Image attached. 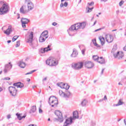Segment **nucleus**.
Here are the masks:
<instances>
[{
	"instance_id": "nucleus-1",
	"label": "nucleus",
	"mask_w": 126,
	"mask_h": 126,
	"mask_svg": "<svg viewBox=\"0 0 126 126\" xmlns=\"http://www.w3.org/2000/svg\"><path fill=\"white\" fill-rule=\"evenodd\" d=\"M86 27V22L78 23L72 25L67 30V32L69 36H73L74 33L79 30V29H84Z\"/></svg>"
},
{
	"instance_id": "nucleus-2",
	"label": "nucleus",
	"mask_w": 126,
	"mask_h": 126,
	"mask_svg": "<svg viewBox=\"0 0 126 126\" xmlns=\"http://www.w3.org/2000/svg\"><path fill=\"white\" fill-rule=\"evenodd\" d=\"M114 58L117 60H122L125 56L122 51H117V48H113L111 51Z\"/></svg>"
},
{
	"instance_id": "nucleus-3",
	"label": "nucleus",
	"mask_w": 126,
	"mask_h": 126,
	"mask_svg": "<svg viewBox=\"0 0 126 126\" xmlns=\"http://www.w3.org/2000/svg\"><path fill=\"white\" fill-rule=\"evenodd\" d=\"M48 103L51 105L53 108L58 106V104H59V101L58 98L54 96H51L49 98Z\"/></svg>"
},
{
	"instance_id": "nucleus-4",
	"label": "nucleus",
	"mask_w": 126,
	"mask_h": 126,
	"mask_svg": "<svg viewBox=\"0 0 126 126\" xmlns=\"http://www.w3.org/2000/svg\"><path fill=\"white\" fill-rule=\"evenodd\" d=\"M9 11V6L7 3H3L2 6L0 8V15L6 14Z\"/></svg>"
},
{
	"instance_id": "nucleus-5",
	"label": "nucleus",
	"mask_w": 126,
	"mask_h": 126,
	"mask_svg": "<svg viewBox=\"0 0 126 126\" xmlns=\"http://www.w3.org/2000/svg\"><path fill=\"white\" fill-rule=\"evenodd\" d=\"M46 63L50 66L57 65L59 63L56 61V59L54 57H49L46 61Z\"/></svg>"
},
{
	"instance_id": "nucleus-6",
	"label": "nucleus",
	"mask_w": 126,
	"mask_h": 126,
	"mask_svg": "<svg viewBox=\"0 0 126 126\" xmlns=\"http://www.w3.org/2000/svg\"><path fill=\"white\" fill-rule=\"evenodd\" d=\"M49 35L48 34V31H45L41 33L40 35L39 41L40 43H44L47 39H48Z\"/></svg>"
},
{
	"instance_id": "nucleus-7",
	"label": "nucleus",
	"mask_w": 126,
	"mask_h": 126,
	"mask_svg": "<svg viewBox=\"0 0 126 126\" xmlns=\"http://www.w3.org/2000/svg\"><path fill=\"white\" fill-rule=\"evenodd\" d=\"M72 67L76 70H79L83 67V63L78 62L77 63H73L72 64Z\"/></svg>"
},
{
	"instance_id": "nucleus-8",
	"label": "nucleus",
	"mask_w": 126,
	"mask_h": 126,
	"mask_svg": "<svg viewBox=\"0 0 126 126\" xmlns=\"http://www.w3.org/2000/svg\"><path fill=\"white\" fill-rule=\"evenodd\" d=\"M33 32H31L29 34V36H27L26 38L27 43H29L31 47H33Z\"/></svg>"
},
{
	"instance_id": "nucleus-9",
	"label": "nucleus",
	"mask_w": 126,
	"mask_h": 126,
	"mask_svg": "<svg viewBox=\"0 0 126 126\" xmlns=\"http://www.w3.org/2000/svg\"><path fill=\"white\" fill-rule=\"evenodd\" d=\"M56 116L58 118V120L60 123H63V113L61 112L59 110H56L55 112Z\"/></svg>"
},
{
	"instance_id": "nucleus-10",
	"label": "nucleus",
	"mask_w": 126,
	"mask_h": 126,
	"mask_svg": "<svg viewBox=\"0 0 126 126\" xmlns=\"http://www.w3.org/2000/svg\"><path fill=\"white\" fill-rule=\"evenodd\" d=\"M25 3L27 4L28 9L27 10L29 11L34 9V4L31 1V0H26Z\"/></svg>"
},
{
	"instance_id": "nucleus-11",
	"label": "nucleus",
	"mask_w": 126,
	"mask_h": 126,
	"mask_svg": "<svg viewBox=\"0 0 126 126\" xmlns=\"http://www.w3.org/2000/svg\"><path fill=\"white\" fill-rule=\"evenodd\" d=\"M59 94L60 96L61 97H63V98H69L70 97V95H71V94L69 92H67V93L65 94L63 92L62 90H60L59 92Z\"/></svg>"
},
{
	"instance_id": "nucleus-12",
	"label": "nucleus",
	"mask_w": 126,
	"mask_h": 126,
	"mask_svg": "<svg viewBox=\"0 0 126 126\" xmlns=\"http://www.w3.org/2000/svg\"><path fill=\"white\" fill-rule=\"evenodd\" d=\"M9 91L11 96H16L17 94V90L14 87H9Z\"/></svg>"
},
{
	"instance_id": "nucleus-13",
	"label": "nucleus",
	"mask_w": 126,
	"mask_h": 126,
	"mask_svg": "<svg viewBox=\"0 0 126 126\" xmlns=\"http://www.w3.org/2000/svg\"><path fill=\"white\" fill-rule=\"evenodd\" d=\"M92 5H94V2L92 1L91 3H88V6L86 7V12L87 13H89V12H91L92 11V9L94 8V7L90 8L89 6H92Z\"/></svg>"
},
{
	"instance_id": "nucleus-14",
	"label": "nucleus",
	"mask_w": 126,
	"mask_h": 126,
	"mask_svg": "<svg viewBox=\"0 0 126 126\" xmlns=\"http://www.w3.org/2000/svg\"><path fill=\"white\" fill-rule=\"evenodd\" d=\"M11 68H12V65L11 64V63L9 62L8 64L5 65V68L3 70L4 73H7V72L9 70H10Z\"/></svg>"
},
{
	"instance_id": "nucleus-15",
	"label": "nucleus",
	"mask_w": 126,
	"mask_h": 126,
	"mask_svg": "<svg viewBox=\"0 0 126 126\" xmlns=\"http://www.w3.org/2000/svg\"><path fill=\"white\" fill-rule=\"evenodd\" d=\"M20 13H22V14H26V13H28L29 11L27 9H26V5H23L20 8Z\"/></svg>"
},
{
	"instance_id": "nucleus-16",
	"label": "nucleus",
	"mask_w": 126,
	"mask_h": 126,
	"mask_svg": "<svg viewBox=\"0 0 126 126\" xmlns=\"http://www.w3.org/2000/svg\"><path fill=\"white\" fill-rule=\"evenodd\" d=\"M105 39L107 43H112L114 40V37L111 34H107L105 36Z\"/></svg>"
},
{
	"instance_id": "nucleus-17",
	"label": "nucleus",
	"mask_w": 126,
	"mask_h": 126,
	"mask_svg": "<svg viewBox=\"0 0 126 126\" xmlns=\"http://www.w3.org/2000/svg\"><path fill=\"white\" fill-rule=\"evenodd\" d=\"M21 22L22 23V26L23 28H26V24L29 22V20L27 18H22Z\"/></svg>"
},
{
	"instance_id": "nucleus-18",
	"label": "nucleus",
	"mask_w": 126,
	"mask_h": 126,
	"mask_svg": "<svg viewBox=\"0 0 126 126\" xmlns=\"http://www.w3.org/2000/svg\"><path fill=\"white\" fill-rule=\"evenodd\" d=\"M3 33L7 35V36L10 35V34L12 33V28L11 27V26H9L6 30H4Z\"/></svg>"
},
{
	"instance_id": "nucleus-19",
	"label": "nucleus",
	"mask_w": 126,
	"mask_h": 126,
	"mask_svg": "<svg viewBox=\"0 0 126 126\" xmlns=\"http://www.w3.org/2000/svg\"><path fill=\"white\" fill-rule=\"evenodd\" d=\"M84 66L87 68H92L94 66V63L90 61H87L84 63Z\"/></svg>"
},
{
	"instance_id": "nucleus-20",
	"label": "nucleus",
	"mask_w": 126,
	"mask_h": 126,
	"mask_svg": "<svg viewBox=\"0 0 126 126\" xmlns=\"http://www.w3.org/2000/svg\"><path fill=\"white\" fill-rule=\"evenodd\" d=\"M73 120H74V119H72L71 117L67 119L65 122L64 123L63 126H67L69 125H71V124H72Z\"/></svg>"
},
{
	"instance_id": "nucleus-21",
	"label": "nucleus",
	"mask_w": 126,
	"mask_h": 126,
	"mask_svg": "<svg viewBox=\"0 0 126 126\" xmlns=\"http://www.w3.org/2000/svg\"><path fill=\"white\" fill-rule=\"evenodd\" d=\"M64 0H61V3L60 4V8H63V7H67V6H68V2L65 1L63 3Z\"/></svg>"
},
{
	"instance_id": "nucleus-22",
	"label": "nucleus",
	"mask_w": 126,
	"mask_h": 126,
	"mask_svg": "<svg viewBox=\"0 0 126 126\" xmlns=\"http://www.w3.org/2000/svg\"><path fill=\"white\" fill-rule=\"evenodd\" d=\"M13 86L17 87V88H23L24 87V84L21 82H17L13 84Z\"/></svg>"
},
{
	"instance_id": "nucleus-23",
	"label": "nucleus",
	"mask_w": 126,
	"mask_h": 126,
	"mask_svg": "<svg viewBox=\"0 0 126 126\" xmlns=\"http://www.w3.org/2000/svg\"><path fill=\"white\" fill-rule=\"evenodd\" d=\"M51 45H48L47 47H45L43 49H41V52L42 54H44L46 53V52H49V51H51L52 49H51Z\"/></svg>"
},
{
	"instance_id": "nucleus-24",
	"label": "nucleus",
	"mask_w": 126,
	"mask_h": 126,
	"mask_svg": "<svg viewBox=\"0 0 126 126\" xmlns=\"http://www.w3.org/2000/svg\"><path fill=\"white\" fill-rule=\"evenodd\" d=\"M78 118H79V116H78V112L74 111L73 113V118L72 119L75 120V119H78Z\"/></svg>"
},
{
	"instance_id": "nucleus-25",
	"label": "nucleus",
	"mask_w": 126,
	"mask_h": 126,
	"mask_svg": "<svg viewBox=\"0 0 126 126\" xmlns=\"http://www.w3.org/2000/svg\"><path fill=\"white\" fill-rule=\"evenodd\" d=\"M78 55V52L76 50H75L73 49L72 54H71V58H75Z\"/></svg>"
},
{
	"instance_id": "nucleus-26",
	"label": "nucleus",
	"mask_w": 126,
	"mask_h": 126,
	"mask_svg": "<svg viewBox=\"0 0 126 126\" xmlns=\"http://www.w3.org/2000/svg\"><path fill=\"white\" fill-rule=\"evenodd\" d=\"M97 62L99 63L102 64L103 63H105V59H104L103 57H100L98 58Z\"/></svg>"
},
{
	"instance_id": "nucleus-27",
	"label": "nucleus",
	"mask_w": 126,
	"mask_h": 126,
	"mask_svg": "<svg viewBox=\"0 0 126 126\" xmlns=\"http://www.w3.org/2000/svg\"><path fill=\"white\" fill-rule=\"evenodd\" d=\"M122 105H124V101H123V99H120L118 101V102L117 104L115 105L116 107H118V106H122Z\"/></svg>"
},
{
	"instance_id": "nucleus-28",
	"label": "nucleus",
	"mask_w": 126,
	"mask_h": 126,
	"mask_svg": "<svg viewBox=\"0 0 126 126\" xmlns=\"http://www.w3.org/2000/svg\"><path fill=\"white\" fill-rule=\"evenodd\" d=\"M36 111V106H33L32 107L31 110L30 111V114H33Z\"/></svg>"
},
{
	"instance_id": "nucleus-29",
	"label": "nucleus",
	"mask_w": 126,
	"mask_h": 126,
	"mask_svg": "<svg viewBox=\"0 0 126 126\" xmlns=\"http://www.w3.org/2000/svg\"><path fill=\"white\" fill-rule=\"evenodd\" d=\"M16 115L17 116L18 120H19L20 121H21V120H22V119H25V118H26V116H21L20 115V114L17 113L16 114Z\"/></svg>"
},
{
	"instance_id": "nucleus-30",
	"label": "nucleus",
	"mask_w": 126,
	"mask_h": 126,
	"mask_svg": "<svg viewBox=\"0 0 126 126\" xmlns=\"http://www.w3.org/2000/svg\"><path fill=\"white\" fill-rule=\"evenodd\" d=\"M99 39L100 40L101 45L103 46L105 44V38L102 36H100L99 37Z\"/></svg>"
},
{
	"instance_id": "nucleus-31",
	"label": "nucleus",
	"mask_w": 126,
	"mask_h": 126,
	"mask_svg": "<svg viewBox=\"0 0 126 126\" xmlns=\"http://www.w3.org/2000/svg\"><path fill=\"white\" fill-rule=\"evenodd\" d=\"M19 65L22 68H24L25 67V63L22 61H21L19 63Z\"/></svg>"
},
{
	"instance_id": "nucleus-32",
	"label": "nucleus",
	"mask_w": 126,
	"mask_h": 126,
	"mask_svg": "<svg viewBox=\"0 0 126 126\" xmlns=\"http://www.w3.org/2000/svg\"><path fill=\"white\" fill-rule=\"evenodd\" d=\"M58 86L60 87L61 88H65L64 86H65V84H64L63 83H60L57 84Z\"/></svg>"
},
{
	"instance_id": "nucleus-33",
	"label": "nucleus",
	"mask_w": 126,
	"mask_h": 126,
	"mask_svg": "<svg viewBox=\"0 0 126 126\" xmlns=\"http://www.w3.org/2000/svg\"><path fill=\"white\" fill-rule=\"evenodd\" d=\"M86 104H87V100L84 99L81 103V105L84 107V106H86Z\"/></svg>"
},
{
	"instance_id": "nucleus-34",
	"label": "nucleus",
	"mask_w": 126,
	"mask_h": 126,
	"mask_svg": "<svg viewBox=\"0 0 126 126\" xmlns=\"http://www.w3.org/2000/svg\"><path fill=\"white\" fill-rule=\"evenodd\" d=\"M99 57L97 55H94L93 57V59L94 61H95V62H98V60L99 59Z\"/></svg>"
},
{
	"instance_id": "nucleus-35",
	"label": "nucleus",
	"mask_w": 126,
	"mask_h": 126,
	"mask_svg": "<svg viewBox=\"0 0 126 126\" xmlns=\"http://www.w3.org/2000/svg\"><path fill=\"white\" fill-rule=\"evenodd\" d=\"M19 36L18 35H15L13 38H12V42H14L15 41H16L17 39H18Z\"/></svg>"
},
{
	"instance_id": "nucleus-36",
	"label": "nucleus",
	"mask_w": 126,
	"mask_h": 126,
	"mask_svg": "<svg viewBox=\"0 0 126 126\" xmlns=\"http://www.w3.org/2000/svg\"><path fill=\"white\" fill-rule=\"evenodd\" d=\"M64 87L65 88H63V89H65L66 90H68V89H69V86L67 84H65V86H64Z\"/></svg>"
},
{
	"instance_id": "nucleus-37",
	"label": "nucleus",
	"mask_w": 126,
	"mask_h": 126,
	"mask_svg": "<svg viewBox=\"0 0 126 126\" xmlns=\"http://www.w3.org/2000/svg\"><path fill=\"white\" fill-rule=\"evenodd\" d=\"M20 46V40L17 41L16 44V48H18Z\"/></svg>"
},
{
	"instance_id": "nucleus-38",
	"label": "nucleus",
	"mask_w": 126,
	"mask_h": 126,
	"mask_svg": "<svg viewBox=\"0 0 126 126\" xmlns=\"http://www.w3.org/2000/svg\"><path fill=\"white\" fill-rule=\"evenodd\" d=\"M92 41H93V43L94 45V46L97 47V46H98V44H97V43H96V39H94L92 40Z\"/></svg>"
},
{
	"instance_id": "nucleus-39",
	"label": "nucleus",
	"mask_w": 126,
	"mask_h": 126,
	"mask_svg": "<svg viewBox=\"0 0 126 126\" xmlns=\"http://www.w3.org/2000/svg\"><path fill=\"white\" fill-rule=\"evenodd\" d=\"M36 71V70H33L32 71H31V72H28L26 74V75H28V74H32L33 72H35Z\"/></svg>"
},
{
	"instance_id": "nucleus-40",
	"label": "nucleus",
	"mask_w": 126,
	"mask_h": 126,
	"mask_svg": "<svg viewBox=\"0 0 126 126\" xmlns=\"http://www.w3.org/2000/svg\"><path fill=\"white\" fill-rule=\"evenodd\" d=\"M125 2V1H124V0H121L120 3H119V5L120 6H122V5H123V4H124V3Z\"/></svg>"
},
{
	"instance_id": "nucleus-41",
	"label": "nucleus",
	"mask_w": 126,
	"mask_h": 126,
	"mask_svg": "<svg viewBox=\"0 0 126 126\" xmlns=\"http://www.w3.org/2000/svg\"><path fill=\"white\" fill-rule=\"evenodd\" d=\"M85 51H86V49H84L82 50V55H85Z\"/></svg>"
},
{
	"instance_id": "nucleus-42",
	"label": "nucleus",
	"mask_w": 126,
	"mask_h": 126,
	"mask_svg": "<svg viewBox=\"0 0 126 126\" xmlns=\"http://www.w3.org/2000/svg\"><path fill=\"white\" fill-rule=\"evenodd\" d=\"M4 80H10V78L7 77H5L4 78Z\"/></svg>"
},
{
	"instance_id": "nucleus-43",
	"label": "nucleus",
	"mask_w": 126,
	"mask_h": 126,
	"mask_svg": "<svg viewBox=\"0 0 126 126\" xmlns=\"http://www.w3.org/2000/svg\"><path fill=\"white\" fill-rule=\"evenodd\" d=\"M39 114H42L43 113V110L41 108H39Z\"/></svg>"
},
{
	"instance_id": "nucleus-44",
	"label": "nucleus",
	"mask_w": 126,
	"mask_h": 126,
	"mask_svg": "<svg viewBox=\"0 0 126 126\" xmlns=\"http://www.w3.org/2000/svg\"><path fill=\"white\" fill-rule=\"evenodd\" d=\"M10 118H11V115H10V114H9V115H8L7 116V118L8 119H10Z\"/></svg>"
},
{
	"instance_id": "nucleus-45",
	"label": "nucleus",
	"mask_w": 126,
	"mask_h": 126,
	"mask_svg": "<svg viewBox=\"0 0 126 126\" xmlns=\"http://www.w3.org/2000/svg\"><path fill=\"white\" fill-rule=\"evenodd\" d=\"M52 25H53V26H56V25H58V24L56 22H54L52 23Z\"/></svg>"
},
{
	"instance_id": "nucleus-46",
	"label": "nucleus",
	"mask_w": 126,
	"mask_h": 126,
	"mask_svg": "<svg viewBox=\"0 0 126 126\" xmlns=\"http://www.w3.org/2000/svg\"><path fill=\"white\" fill-rule=\"evenodd\" d=\"M103 100H107V96H106V95H105V96H104V97Z\"/></svg>"
},
{
	"instance_id": "nucleus-47",
	"label": "nucleus",
	"mask_w": 126,
	"mask_h": 126,
	"mask_svg": "<svg viewBox=\"0 0 126 126\" xmlns=\"http://www.w3.org/2000/svg\"><path fill=\"white\" fill-rule=\"evenodd\" d=\"M102 29L100 28V29H98L97 30H96L94 31V32H97V31H100V30H101Z\"/></svg>"
},
{
	"instance_id": "nucleus-48",
	"label": "nucleus",
	"mask_w": 126,
	"mask_h": 126,
	"mask_svg": "<svg viewBox=\"0 0 126 126\" xmlns=\"http://www.w3.org/2000/svg\"><path fill=\"white\" fill-rule=\"evenodd\" d=\"M105 69H102V71H101V74H103V73H104V70Z\"/></svg>"
},
{
	"instance_id": "nucleus-49",
	"label": "nucleus",
	"mask_w": 126,
	"mask_h": 126,
	"mask_svg": "<svg viewBox=\"0 0 126 126\" xmlns=\"http://www.w3.org/2000/svg\"><path fill=\"white\" fill-rule=\"evenodd\" d=\"M47 80V77L44 78L43 80L42 81H46Z\"/></svg>"
},
{
	"instance_id": "nucleus-50",
	"label": "nucleus",
	"mask_w": 126,
	"mask_h": 126,
	"mask_svg": "<svg viewBox=\"0 0 126 126\" xmlns=\"http://www.w3.org/2000/svg\"><path fill=\"white\" fill-rule=\"evenodd\" d=\"M96 23H97V21H95L93 26H94V25H95V24H96Z\"/></svg>"
},
{
	"instance_id": "nucleus-51",
	"label": "nucleus",
	"mask_w": 126,
	"mask_h": 126,
	"mask_svg": "<svg viewBox=\"0 0 126 126\" xmlns=\"http://www.w3.org/2000/svg\"><path fill=\"white\" fill-rule=\"evenodd\" d=\"M18 18L17 19H19V18H20V15L19 14H18Z\"/></svg>"
},
{
	"instance_id": "nucleus-52",
	"label": "nucleus",
	"mask_w": 126,
	"mask_h": 126,
	"mask_svg": "<svg viewBox=\"0 0 126 126\" xmlns=\"http://www.w3.org/2000/svg\"><path fill=\"white\" fill-rule=\"evenodd\" d=\"M104 100L103 99H100L99 101H98V102H103V101Z\"/></svg>"
},
{
	"instance_id": "nucleus-53",
	"label": "nucleus",
	"mask_w": 126,
	"mask_h": 126,
	"mask_svg": "<svg viewBox=\"0 0 126 126\" xmlns=\"http://www.w3.org/2000/svg\"><path fill=\"white\" fill-rule=\"evenodd\" d=\"M124 124L126 125V119H124Z\"/></svg>"
},
{
	"instance_id": "nucleus-54",
	"label": "nucleus",
	"mask_w": 126,
	"mask_h": 126,
	"mask_svg": "<svg viewBox=\"0 0 126 126\" xmlns=\"http://www.w3.org/2000/svg\"><path fill=\"white\" fill-rule=\"evenodd\" d=\"M118 85H123V84L121 83V82H119V83H118Z\"/></svg>"
},
{
	"instance_id": "nucleus-55",
	"label": "nucleus",
	"mask_w": 126,
	"mask_h": 126,
	"mask_svg": "<svg viewBox=\"0 0 126 126\" xmlns=\"http://www.w3.org/2000/svg\"><path fill=\"white\" fill-rule=\"evenodd\" d=\"M7 42L8 43H11V40H8Z\"/></svg>"
},
{
	"instance_id": "nucleus-56",
	"label": "nucleus",
	"mask_w": 126,
	"mask_h": 126,
	"mask_svg": "<svg viewBox=\"0 0 126 126\" xmlns=\"http://www.w3.org/2000/svg\"><path fill=\"white\" fill-rule=\"evenodd\" d=\"M32 88H33V89H34V88H36V86H33V87H32Z\"/></svg>"
},
{
	"instance_id": "nucleus-57",
	"label": "nucleus",
	"mask_w": 126,
	"mask_h": 126,
	"mask_svg": "<svg viewBox=\"0 0 126 126\" xmlns=\"http://www.w3.org/2000/svg\"><path fill=\"white\" fill-rule=\"evenodd\" d=\"M3 28H4V27H2V28H1V30H2L3 32V31H4V30H3Z\"/></svg>"
},
{
	"instance_id": "nucleus-58",
	"label": "nucleus",
	"mask_w": 126,
	"mask_h": 126,
	"mask_svg": "<svg viewBox=\"0 0 126 126\" xmlns=\"http://www.w3.org/2000/svg\"><path fill=\"white\" fill-rule=\"evenodd\" d=\"M1 91H2V89H1V88H0V92H1Z\"/></svg>"
},
{
	"instance_id": "nucleus-59",
	"label": "nucleus",
	"mask_w": 126,
	"mask_h": 126,
	"mask_svg": "<svg viewBox=\"0 0 126 126\" xmlns=\"http://www.w3.org/2000/svg\"><path fill=\"white\" fill-rule=\"evenodd\" d=\"M27 81H28V82H29V81H30V79L28 78V79H27Z\"/></svg>"
},
{
	"instance_id": "nucleus-60",
	"label": "nucleus",
	"mask_w": 126,
	"mask_h": 126,
	"mask_svg": "<svg viewBox=\"0 0 126 126\" xmlns=\"http://www.w3.org/2000/svg\"><path fill=\"white\" fill-rule=\"evenodd\" d=\"M108 0H101V1H107Z\"/></svg>"
},
{
	"instance_id": "nucleus-61",
	"label": "nucleus",
	"mask_w": 126,
	"mask_h": 126,
	"mask_svg": "<svg viewBox=\"0 0 126 126\" xmlns=\"http://www.w3.org/2000/svg\"><path fill=\"white\" fill-rule=\"evenodd\" d=\"M114 31H117V29H116V30H113L112 31V32H114Z\"/></svg>"
},
{
	"instance_id": "nucleus-62",
	"label": "nucleus",
	"mask_w": 126,
	"mask_h": 126,
	"mask_svg": "<svg viewBox=\"0 0 126 126\" xmlns=\"http://www.w3.org/2000/svg\"><path fill=\"white\" fill-rule=\"evenodd\" d=\"M48 121L50 122V121H51V119L50 118H48Z\"/></svg>"
},
{
	"instance_id": "nucleus-63",
	"label": "nucleus",
	"mask_w": 126,
	"mask_h": 126,
	"mask_svg": "<svg viewBox=\"0 0 126 126\" xmlns=\"http://www.w3.org/2000/svg\"><path fill=\"white\" fill-rule=\"evenodd\" d=\"M113 107H116V104H113Z\"/></svg>"
},
{
	"instance_id": "nucleus-64",
	"label": "nucleus",
	"mask_w": 126,
	"mask_h": 126,
	"mask_svg": "<svg viewBox=\"0 0 126 126\" xmlns=\"http://www.w3.org/2000/svg\"><path fill=\"white\" fill-rule=\"evenodd\" d=\"M81 0H80V1L79 2V3H80V2H81Z\"/></svg>"
}]
</instances>
